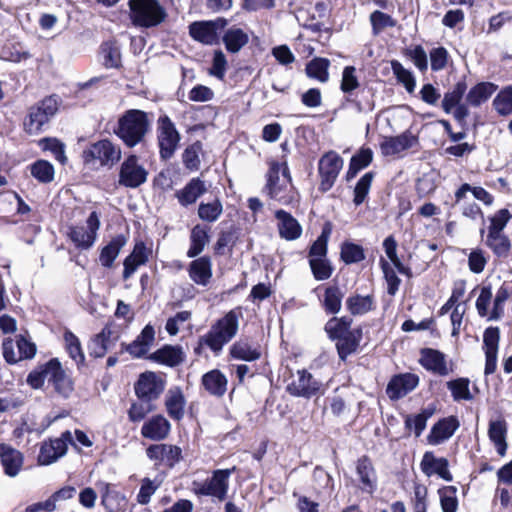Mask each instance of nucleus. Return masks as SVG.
<instances>
[{
  "mask_svg": "<svg viewBox=\"0 0 512 512\" xmlns=\"http://www.w3.org/2000/svg\"><path fill=\"white\" fill-rule=\"evenodd\" d=\"M265 192L271 200L282 205H291L298 201V192L292 184L286 162L270 163Z\"/></svg>",
  "mask_w": 512,
  "mask_h": 512,
  "instance_id": "f257e3e1",
  "label": "nucleus"
},
{
  "mask_svg": "<svg viewBox=\"0 0 512 512\" xmlns=\"http://www.w3.org/2000/svg\"><path fill=\"white\" fill-rule=\"evenodd\" d=\"M241 317L240 308L230 310L218 319L205 335L200 337L199 345L206 346L215 354H219L223 347L237 335Z\"/></svg>",
  "mask_w": 512,
  "mask_h": 512,
  "instance_id": "f03ea898",
  "label": "nucleus"
},
{
  "mask_svg": "<svg viewBox=\"0 0 512 512\" xmlns=\"http://www.w3.org/2000/svg\"><path fill=\"white\" fill-rule=\"evenodd\" d=\"M149 128L147 114L138 109L126 111L118 120L115 134L129 147L140 143Z\"/></svg>",
  "mask_w": 512,
  "mask_h": 512,
  "instance_id": "7ed1b4c3",
  "label": "nucleus"
},
{
  "mask_svg": "<svg viewBox=\"0 0 512 512\" xmlns=\"http://www.w3.org/2000/svg\"><path fill=\"white\" fill-rule=\"evenodd\" d=\"M121 156L120 146L107 139L95 142L83 151L84 163L91 168L112 167Z\"/></svg>",
  "mask_w": 512,
  "mask_h": 512,
  "instance_id": "20e7f679",
  "label": "nucleus"
},
{
  "mask_svg": "<svg viewBox=\"0 0 512 512\" xmlns=\"http://www.w3.org/2000/svg\"><path fill=\"white\" fill-rule=\"evenodd\" d=\"M58 100L54 96L44 98L32 106L24 121V129L30 135H38L58 111Z\"/></svg>",
  "mask_w": 512,
  "mask_h": 512,
  "instance_id": "39448f33",
  "label": "nucleus"
},
{
  "mask_svg": "<svg viewBox=\"0 0 512 512\" xmlns=\"http://www.w3.org/2000/svg\"><path fill=\"white\" fill-rule=\"evenodd\" d=\"M131 20L140 27H154L166 17L164 8L157 0H130Z\"/></svg>",
  "mask_w": 512,
  "mask_h": 512,
  "instance_id": "423d86ee",
  "label": "nucleus"
},
{
  "mask_svg": "<svg viewBox=\"0 0 512 512\" xmlns=\"http://www.w3.org/2000/svg\"><path fill=\"white\" fill-rule=\"evenodd\" d=\"M235 468L214 471L212 477L203 483H194V492L198 495L213 496L224 500L229 486V477Z\"/></svg>",
  "mask_w": 512,
  "mask_h": 512,
  "instance_id": "0eeeda50",
  "label": "nucleus"
},
{
  "mask_svg": "<svg viewBox=\"0 0 512 512\" xmlns=\"http://www.w3.org/2000/svg\"><path fill=\"white\" fill-rule=\"evenodd\" d=\"M148 171L135 155L127 157L120 166L118 183L127 188H137L147 181Z\"/></svg>",
  "mask_w": 512,
  "mask_h": 512,
  "instance_id": "6e6552de",
  "label": "nucleus"
},
{
  "mask_svg": "<svg viewBox=\"0 0 512 512\" xmlns=\"http://www.w3.org/2000/svg\"><path fill=\"white\" fill-rule=\"evenodd\" d=\"M228 24L225 18H217L209 21L193 22L189 26L190 36L205 45H213L219 39L218 32Z\"/></svg>",
  "mask_w": 512,
  "mask_h": 512,
  "instance_id": "1a4fd4ad",
  "label": "nucleus"
},
{
  "mask_svg": "<svg viewBox=\"0 0 512 512\" xmlns=\"http://www.w3.org/2000/svg\"><path fill=\"white\" fill-rule=\"evenodd\" d=\"M158 143L160 155L163 159L170 158L177 149L180 135L175 125L168 116L160 117L158 120Z\"/></svg>",
  "mask_w": 512,
  "mask_h": 512,
  "instance_id": "9d476101",
  "label": "nucleus"
},
{
  "mask_svg": "<svg viewBox=\"0 0 512 512\" xmlns=\"http://www.w3.org/2000/svg\"><path fill=\"white\" fill-rule=\"evenodd\" d=\"M99 228V215L97 214V212L93 211L86 220V227H71L69 231V237L78 248L88 249L96 241L97 231L99 230Z\"/></svg>",
  "mask_w": 512,
  "mask_h": 512,
  "instance_id": "9b49d317",
  "label": "nucleus"
},
{
  "mask_svg": "<svg viewBox=\"0 0 512 512\" xmlns=\"http://www.w3.org/2000/svg\"><path fill=\"white\" fill-rule=\"evenodd\" d=\"M68 442H72V432L70 431H65L59 438L43 442L38 455V463L50 465L57 461L66 454Z\"/></svg>",
  "mask_w": 512,
  "mask_h": 512,
  "instance_id": "f8f14e48",
  "label": "nucleus"
},
{
  "mask_svg": "<svg viewBox=\"0 0 512 512\" xmlns=\"http://www.w3.org/2000/svg\"><path fill=\"white\" fill-rule=\"evenodd\" d=\"M17 351H13V339L3 341V357L9 364H16L24 359H32L36 354V345L22 335L16 336Z\"/></svg>",
  "mask_w": 512,
  "mask_h": 512,
  "instance_id": "ddd939ff",
  "label": "nucleus"
},
{
  "mask_svg": "<svg viewBox=\"0 0 512 512\" xmlns=\"http://www.w3.org/2000/svg\"><path fill=\"white\" fill-rule=\"evenodd\" d=\"M165 388L163 379L154 372H145L139 376L135 384V393L141 400L152 401L157 399Z\"/></svg>",
  "mask_w": 512,
  "mask_h": 512,
  "instance_id": "4468645a",
  "label": "nucleus"
},
{
  "mask_svg": "<svg viewBox=\"0 0 512 512\" xmlns=\"http://www.w3.org/2000/svg\"><path fill=\"white\" fill-rule=\"evenodd\" d=\"M321 384L306 370H298L292 374L287 391L297 397L310 398L320 390Z\"/></svg>",
  "mask_w": 512,
  "mask_h": 512,
  "instance_id": "2eb2a0df",
  "label": "nucleus"
},
{
  "mask_svg": "<svg viewBox=\"0 0 512 512\" xmlns=\"http://www.w3.org/2000/svg\"><path fill=\"white\" fill-rule=\"evenodd\" d=\"M343 167V159L335 152L325 154L319 161L320 188L328 191Z\"/></svg>",
  "mask_w": 512,
  "mask_h": 512,
  "instance_id": "dca6fc26",
  "label": "nucleus"
},
{
  "mask_svg": "<svg viewBox=\"0 0 512 512\" xmlns=\"http://www.w3.org/2000/svg\"><path fill=\"white\" fill-rule=\"evenodd\" d=\"M97 488L101 494V503L108 512L126 511L128 500L115 486L106 482H98Z\"/></svg>",
  "mask_w": 512,
  "mask_h": 512,
  "instance_id": "f3484780",
  "label": "nucleus"
},
{
  "mask_svg": "<svg viewBox=\"0 0 512 512\" xmlns=\"http://www.w3.org/2000/svg\"><path fill=\"white\" fill-rule=\"evenodd\" d=\"M0 462L6 476L14 478L19 475L24 463L23 454L12 446L0 444Z\"/></svg>",
  "mask_w": 512,
  "mask_h": 512,
  "instance_id": "a211bd4d",
  "label": "nucleus"
},
{
  "mask_svg": "<svg viewBox=\"0 0 512 512\" xmlns=\"http://www.w3.org/2000/svg\"><path fill=\"white\" fill-rule=\"evenodd\" d=\"M500 340V331L497 327H489L483 335L484 351L486 356L485 374L495 372L497 367V353Z\"/></svg>",
  "mask_w": 512,
  "mask_h": 512,
  "instance_id": "6ab92c4d",
  "label": "nucleus"
},
{
  "mask_svg": "<svg viewBox=\"0 0 512 512\" xmlns=\"http://www.w3.org/2000/svg\"><path fill=\"white\" fill-rule=\"evenodd\" d=\"M155 340V331L150 324L146 325L136 339L129 344H122V349L133 358L144 357L151 349Z\"/></svg>",
  "mask_w": 512,
  "mask_h": 512,
  "instance_id": "aec40b11",
  "label": "nucleus"
},
{
  "mask_svg": "<svg viewBox=\"0 0 512 512\" xmlns=\"http://www.w3.org/2000/svg\"><path fill=\"white\" fill-rule=\"evenodd\" d=\"M50 377L49 382H52L54 389L63 397H69L74 389L72 379L67 375L62 368L58 359L53 358L50 360L49 365Z\"/></svg>",
  "mask_w": 512,
  "mask_h": 512,
  "instance_id": "412c9836",
  "label": "nucleus"
},
{
  "mask_svg": "<svg viewBox=\"0 0 512 512\" xmlns=\"http://www.w3.org/2000/svg\"><path fill=\"white\" fill-rule=\"evenodd\" d=\"M419 362L426 370L440 376H446L450 372L446 356L442 352L432 348H424L421 350Z\"/></svg>",
  "mask_w": 512,
  "mask_h": 512,
  "instance_id": "4be33fe9",
  "label": "nucleus"
},
{
  "mask_svg": "<svg viewBox=\"0 0 512 512\" xmlns=\"http://www.w3.org/2000/svg\"><path fill=\"white\" fill-rule=\"evenodd\" d=\"M418 382V376L412 373L396 375L388 383L386 392L391 399H399L415 389Z\"/></svg>",
  "mask_w": 512,
  "mask_h": 512,
  "instance_id": "5701e85b",
  "label": "nucleus"
},
{
  "mask_svg": "<svg viewBox=\"0 0 512 512\" xmlns=\"http://www.w3.org/2000/svg\"><path fill=\"white\" fill-rule=\"evenodd\" d=\"M151 253L152 250L146 247L144 242H137L131 254L124 260L123 278L125 280L129 279L138 267L146 264Z\"/></svg>",
  "mask_w": 512,
  "mask_h": 512,
  "instance_id": "b1692460",
  "label": "nucleus"
},
{
  "mask_svg": "<svg viewBox=\"0 0 512 512\" xmlns=\"http://www.w3.org/2000/svg\"><path fill=\"white\" fill-rule=\"evenodd\" d=\"M448 466L447 459L436 458L432 452H426L420 463L421 470L426 476L430 477L436 474L445 481H452Z\"/></svg>",
  "mask_w": 512,
  "mask_h": 512,
  "instance_id": "393cba45",
  "label": "nucleus"
},
{
  "mask_svg": "<svg viewBox=\"0 0 512 512\" xmlns=\"http://www.w3.org/2000/svg\"><path fill=\"white\" fill-rule=\"evenodd\" d=\"M458 427L459 422L455 417L444 418L433 425L427 441L431 445H439L451 438Z\"/></svg>",
  "mask_w": 512,
  "mask_h": 512,
  "instance_id": "a878e982",
  "label": "nucleus"
},
{
  "mask_svg": "<svg viewBox=\"0 0 512 512\" xmlns=\"http://www.w3.org/2000/svg\"><path fill=\"white\" fill-rule=\"evenodd\" d=\"M417 139L411 133L405 132L395 137H386L380 144V149L385 156H394L411 148Z\"/></svg>",
  "mask_w": 512,
  "mask_h": 512,
  "instance_id": "bb28decb",
  "label": "nucleus"
},
{
  "mask_svg": "<svg viewBox=\"0 0 512 512\" xmlns=\"http://www.w3.org/2000/svg\"><path fill=\"white\" fill-rule=\"evenodd\" d=\"M170 429L171 425L164 416L155 415L143 424L141 434L151 440H162L168 436Z\"/></svg>",
  "mask_w": 512,
  "mask_h": 512,
  "instance_id": "cd10ccee",
  "label": "nucleus"
},
{
  "mask_svg": "<svg viewBox=\"0 0 512 512\" xmlns=\"http://www.w3.org/2000/svg\"><path fill=\"white\" fill-rule=\"evenodd\" d=\"M275 217L278 220V230L282 238L291 241L301 236L302 228L291 214L284 210H277Z\"/></svg>",
  "mask_w": 512,
  "mask_h": 512,
  "instance_id": "c85d7f7f",
  "label": "nucleus"
},
{
  "mask_svg": "<svg viewBox=\"0 0 512 512\" xmlns=\"http://www.w3.org/2000/svg\"><path fill=\"white\" fill-rule=\"evenodd\" d=\"M189 277L197 285L206 286L212 277V263L208 257H200L189 265Z\"/></svg>",
  "mask_w": 512,
  "mask_h": 512,
  "instance_id": "c756f323",
  "label": "nucleus"
},
{
  "mask_svg": "<svg viewBox=\"0 0 512 512\" xmlns=\"http://www.w3.org/2000/svg\"><path fill=\"white\" fill-rule=\"evenodd\" d=\"M186 399L180 387L170 388L165 396V407L169 416L180 420L184 416Z\"/></svg>",
  "mask_w": 512,
  "mask_h": 512,
  "instance_id": "7c9ffc66",
  "label": "nucleus"
},
{
  "mask_svg": "<svg viewBox=\"0 0 512 512\" xmlns=\"http://www.w3.org/2000/svg\"><path fill=\"white\" fill-rule=\"evenodd\" d=\"M201 382L204 389L213 396L221 397L227 390V378L217 369L205 373Z\"/></svg>",
  "mask_w": 512,
  "mask_h": 512,
  "instance_id": "2f4dec72",
  "label": "nucleus"
},
{
  "mask_svg": "<svg viewBox=\"0 0 512 512\" xmlns=\"http://www.w3.org/2000/svg\"><path fill=\"white\" fill-rule=\"evenodd\" d=\"M117 338L112 331L111 325H106L92 340L91 354L95 357H103Z\"/></svg>",
  "mask_w": 512,
  "mask_h": 512,
  "instance_id": "473e14b6",
  "label": "nucleus"
},
{
  "mask_svg": "<svg viewBox=\"0 0 512 512\" xmlns=\"http://www.w3.org/2000/svg\"><path fill=\"white\" fill-rule=\"evenodd\" d=\"M148 358L157 363L173 367L183 361V351L180 347L166 345L150 354Z\"/></svg>",
  "mask_w": 512,
  "mask_h": 512,
  "instance_id": "72a5a7b5",
  "label": "nucleus"
},
{
  "mask_svg": "<svg viewBox=\"0 0 512 512\" xmlns=\"http://www.w3.org/2000/svg\"><path fill=\"white\" fill-rule=\"evenodd\" d=\"M507 427L502 419L492 420L489 423L488 436L496 447L500 456H504L507 450L506 442Z\"/></svg>",
  "mask_w": 512,
  "mask_h": 512,
  "instance_id": "f704fd0d",
  "label": "nucleus"
},
{
  "mask_svg": "<svg viewBox=\"0 0 512 512\" xmlns=\"http://www.w3.org/2000/svg\"><path fill=\"white\" fill-rule=\"evenodd\" d=\"M205 192V183L199 178H194L182 190L178 191L176 196L182 205L187 206L194 203Z\"/></svg>",
  "mask_w": 512,
  "mask_h": 512,
  "instance_id": "c9c22d12",
  "label": "nucleus"
},
{
  "mask_svg": "<svg viewBox=\"0 0 512 512\" xmlns=\"http://www.w3.org/2000/svg\"><path fill=\"white\" fill-rule=\"evenodd\" d=\"M209 242L208 229L201 225H196L191 230L190 247L187 251L189 258H194L203 252Z\"/></svg>",
  "mask_w": 512,
  "mask_h": 512,
  "instance_id": "e433bc0d",
  "label": "nucleus"
},
{
  "mask_svg": "<svg viewBox=\"0 0 512 512\" xmlns=\"http://www.w3.org/2000/svg\"><path fill=\"white\" fill-rule=\"evenodd\" d=\"M346 307L352 315H364L374 309V297L372 295H351L346 299Z\"/></svg>",
  "mask_w": 512,
  "mask_h": 512,
  "instance_id": "4c0bfd02",
  "label": "nucleus"
},
{
  "mask_svg": "<svg viewBox=\"0 0 512 512\" xmlns=\"http://www.w3.org/2000/svg\"><path fill=\"white\" fill-rule=\"evenodd\" d=\"M343 296V292L337 285L328 286L321 300L324 310L329 314L339 313L342 307Z\"/></svg>",
  "mask_w": 512,
  "mask_h": 512,
  "instance_id": "58836bf2",
  "label": "nucleus"
},
{
  "mask_svg": "<svg viewBox=\"0 0 512 512\" xmlns=\"http://www.w3.org/2000/svg\"><path fill=\"white\" fill-rule=\"evenodd\" d=\"M249 41L248 34L241 28L232 27L223 36L226 49L231 53H237Z\"/></svg>",
  "mask_w": 512,
  "mask_h": 512,
  "instance_id": "ea45409f",
  "label": "nucleus"
},
{
  "mask_svg": "<svg viewBox=\"0 0 512 512\" xmlns=\"http://www.w3.org/2000/svg\"><path fill=\"white\" fill-rule=\"evenodd\" d=\"M232 358L243 360V361H255L261 356V352L258 348L253 347L247 341L239 340L236 341L229 350Z\"/></svg>",
  "mask_w": 512,
  "mask_h": 512,
  "instance_id": "a19ab883",
  "label": "nucleus"
},
{
  "mask_svg": "<svg viewBox=\"0 0 512 512\" xmlns=\"http://www.w3.org/2000/svg\"><path fill=\"white\" fill-rule=\"evenodd\" d=\"M357 474L364 491L372 492L376 485V475L372 463L367 458H362L357 463Z\"/></svg>",
  "mask_w": 512,
  "mask_h": 512,
  "instance_id": "79ce46f5",
  "label": "nucleus"
},
{
  "mask_svg": "<svg viewBox=\"0 0 512 512\" xmlns=\"http://www.w3.org/2000/svg\"><path fill=\"white\" fill-rule=\"evenodd\" d=\"M125 244L126 239L124 236L118 235L114 237L101 251V264L105 267H111Z\"/></svg>",
  "mask_w": 512,
  "mask_h": 512,
  "instance_id": "37998d69",
  "label": "nucleus"
},
{
  "mask_svg": "<svg viewBox=\"0 0 512 512\" xmlns=\"http://www.w3.org/2000/svg\"><path fill=\"white\" fill-rule=\"evenodd\" d=\"M496 88L492 83H479L468 92L467 102L472 106H479L492 96Z\"/></svg>",
  "mask_w": 512,
  "mask_h": 512,
  "instance_id": "c03bdc74",
  "label": "nucleus"
},
{
  "mask_svg": "<svg viewBox=\"0 0 512 512\" xmlns=\"http://www.w3.org/2000/svg\"><path fill=\"white\" fill-rule=\"evenodd\" d=\"M329 67L330 61L328 59L320 57L314 58L307 64L306 73L308 77L325 83L329 80Z\"/></svg>",
  "mask_w": 512,
  "mask_h": 512,
  "instance_id": "a18cd8bd",
  "label": "nucleus"
},
{
  "mask_svg": "<svg viewBox=\"0 0 512 512\" xmlns=\"http://www.w3.org/2000/svg\"><path fill=\"white\" fill-rule=\"evenodd\" d=\"M486 245L499 257L507 256L511 244L502 232H488Z\"/></svg>",
  "mask_w": 512,
  "mask_h": 512,
  "instance_id": "49530a36",
  "label": "nucleus"
},
{
  "mask_svg": "<svg viewBox=\"0 0 512 512\" xmlns=\"http://www.w3.org/2000/svg\"><path fill=\"white\" fill-rule=\"evenodd\" d=\"M351 320L347 317H333L325 324V332L329 338L335 340L350 332Z\"/></svg>",
  "mask_w": 512,
  "mask_h": 512,
  "instance_id": "de8ad7c7",
  "label": "nucleus"
},
{
  "mask_svg": "<svg viewBox=\"0 0 512 512\" xmlns=\"http://www.w3.org/2000/svg\"><path fill=\"white\" fill-rule=\"evenodd\" d=\"M65 348L77 365L84 364L85 355L79 338L70 331L64 333Z\"/></svg>",
  "mask_w": 512,
  "mask_h": 512,
  "instance_id": "09e8293b",
  "label": "nucleus"
},
{
  "mask_svg": "<svg viewBox=\"0 0 512 512\" xmlns=\"http://www.w3.org/2000/svg\"><path fill=\"white\" fill-rule=\"evenodd\" d=\"M442 512H456L458 509L457 489L445 486L438 490Z\"/></svg>",
  "mask_w": 512,
  "mask_h": 512,
  "instance_id": "8fccbe9b",
  "label": "nucleus"
},
{
  "mask_svg": "<svg viewBox=\"0 0 512 512\" xmlns=\"http://www.w3.org/2000/svg\"><path fill=\"white\" fill-rule=\"evenodd\" d=\"M31 175L41 183H49L54 179V167L46 160H38L30 166Z\"/></svg>",
  "mask_w": 512,
  "mask_h": 512,
  "instance_id": "3c124183",
  "label": "nucleus"
},
{
  "mask_svg": "<svg viewBox=\"0 0 512 512\" xmlns=\"http://www.w3.org/2000/svg\"><path fill=\"white\" fill-rule=\"evenodd\" d=\"M391 68L397 80L404 85L406 90L409 93L414 92L416 81L413 74L398 61H392Z\"/></svg>",
  "mask_w": 512,
  "mask_h": 512,
  "instance_id": "603ef678",
  "label": "nucleus"
},
{
  "mask_svg": "<svg viewBox=\"0 0 512 512\" xmlns=\"http://www.w3.org/2000/svg\"><path fill=\"white\" fill-rule=\"evenodd\" d=\"M493 294L490 286H483L480 289L479 296L476 300V309L481 317H486L487 320H490L491 309L490 306L493 304Z\"/></svg>",
  "mask_w": 512,
  "mask_h": 512,
  "instance_id": "864d4df0",
  "label": "nucleus"
},
{
  "mask_svg": "<svg viewBox=\"0 0 512 512\" xmlns=\"http://www.w3.org/2000/svg\"><path fill=\"white\" fill-rule=\"evenodd\" d=\"M447 387L451 391L455 401L471 400L473 398L469 390V380L467 378L449 381Z\"/></svg>",
  "mask_w": 512,
  "mask_h": 512,
  "instance_id": "5fc2aeb1",
  "label": "nucleus"
},
{
  "mask_svg": "<svg viewBox=\"0 0 512 512\" xmlns=\"http://www.w3.org/2000/svg\"><path fill=\"white\" fill-rule=\"evenodd\" d=\"M373 179H374L373 172H367L359 179V181L357 182L355 189H354L353 202L355 205L358 206L365 201V199L370 191Z\"/></svg>",
  "mask_w": 512,
  "mask_h": 512,
  "instance_id": "6e6d98bb",
  "label": "nucleus"
},
{
  "mask_svg": "<svg viewBox=\"0 0 512 512\" xmlns=\"http://www.w3.org/2000/svg\"><path fill=\"white\" fill-rule=\"evenodd\" d=\"M222 211V203L215 199L210 203H201L198 208V216L204 221L214 222L222 214Z\"/></svg>",
  "mask_w": 512,
  "mask_h": 512,
  "instance_id": "4d7b16f0",
  "label": "nucleus"
},
{
  "mask_svg": "<svg viewBox=\"0 0 512 512\" xmlns=\"http://www.w3.org/2000/svg\"><path fill=\"white\" fill-rule=\"evenodd\" d=\"M310 268L316 280L329 279L333 273V267L326 258H313L309 260Z\"/></svg>",
  "mask_w": 512,
  "mask_h": 512,
  "instance_id": "13d9d810",
  "label": "nucleus"
},
{
  "mask_svg": "<svg viewBox=\"0 0 512 512\" xmlns=\"http://www.w3.org/2000/svg\"><path fill=\"white\" fill-rule=\"evenodd\" d=\"M49 365L50 360L32 370L27 376V384L33 389H40L44 385L45 379L49 380Z\"/></svg>",
  "mask_w": 512,
  "mask_h": 512,
  "instance_id": "bf43d9fd",
  "label": "nucleus"
},
{
  "mask_svg": "<svg viewBox=\"0 0 512 512\" xmlns=\"http://www.w3.org/2000/svg\"><path fill=\"white\" fill-rule=\"evenodd\" d=\"M465 90L464 83H457L452 91L444 95L442 107L446 113H450L459 104Z\"/></svg>",
  "mask_w": 512,
  "mask_h": 512,
  "instance_id": "052dcab7",
  "label": "nucleus"
},
{
  "mask_svg": "<svg viewBox=\"0 0 512 512\" xmlns=\"http://www.w3.org/2000/svg\"><path fill=\"white\" fill-rule=\"evenodd\" d=\"M43 150L50 151L55 159L61 164H65L67 157L65 155V145L56 138H45L40 141Z\"/></svg>",
  "mask_w": 512,
  "mask_h": 512,
  "instance_id": "680f3d73",
  "label": "nucleus"
},
{
  "mask_svg": "<svg viewBox=\"0 0 512 512\" xmlns=\"http://www.w3.org/2000/svg\"><path fill=\"white\" fill-rule=\"evenodd\" d=\"M432 416V412L423 410L417 415L407 416L405 420L406 427L414 430L415 436L419 437L426 428L428 419Z\"/></svg>",
  "mask_w": 512,
  "mask_h": 512,
  "instance_id": "e2e57ef3",
  "label": "nucleus"
},
{
  "mask_svg": "<svg viewBox=\"0 0 512 512\" xmlns=\"http://www.w3.org/2000/svg\"><path fill=\"white\" fill-rule=\"evenodd\" d=\"M493 106L501 115L512 113V87L502 90L494 99Z\"/></svg>",
  "mask_w": 512,
  "mask_h": 512,
  "instance_id": "0e129e2a",
  "label": "nucleus"
},
{
  "mask_svg": "<svg viewBox=\"0 0 512 512\" xmlns=\"http://www.w3.org/2000/svg\"><path fill=\"white\" fill-rule=\"evenodd\" d=\"M341 258L346 264L357 263L365 258L361 246L353 243H344L341 247Z\"/></svg>",
  "mask_w": 512,
  "mask_h": 512,
  "instance_id": "69168bd1",
  "label": "nucleus"
},
{
  "mask_svg": "<svg viewBox=\"0 0 512 512\" xmlns=\"http://www.w3.org/2000/svg\"><path fill=\"white\" fill-rule=\"evenodd\" d=\"M337 340L338 342L336 347L339 357L342 360H345L347 356L356 351L358 347V340L355 338L351 331Z\"/></svg>",
  "mask_w": 512,
  "mask_h": 512,
  "instance_id": "338daca9",
  "label": "nucleus"
},
{
  "mask_svg": "<svg viewBox=\"0 0 512 512\" xmlns=\"http://www.w3.org/2000/svg\"><path fill=\"white\" fill-rule=\"evenodd\" d=\"M357 71L354 66H346L342 72L340 89L344 93H350L359 87Z\"/></svg>",
  "mask_w": 512,
  "mask_h": 512,
  "instance_id": "774afa93",
  "label": "nucleus"
}]
</instances>
